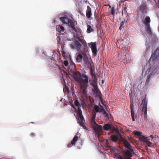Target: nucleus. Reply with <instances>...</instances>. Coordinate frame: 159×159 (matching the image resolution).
I'll return each mask as SVG.
<instances>
[{"mask_svg": "<svg viewBox=\"0 0 159 159\" xmlns=\"http://www.w3.org/2000/svg\"><path fill=\"white\" fill-rule=\"evenodd\" d=\"M80 81H79L78 82L79 83H83V84L81 85H84L86 86H87L88 84V76L85 75H81V77L80 78Z\"/></svg>", "mask_w": 159, "mask_h": 159, "instance_id": "7", "label": "nucleus"}, {"mask_svg": "<svg viewBox=\"0 0 159 159\" xmlns=\"http://www.w3.org/2000/svg\"><path fill=\"white\" fill-rule=\"evenodd\" d=\"M59 20V19L58 18L55 19L54 20L53 22V23H54V25H56L57 26V22H58ZM55 25H54V26H55Z\"/></svg>", "mask_w": 159, "mask_h": 159, "instance_id": "31", "label": "nucleus"}, {"mask_svg": "<svg viewBox=\"0 0 159 159\" xmlns=\"http://www.w3.org/2000/svg\"><path fill=\"white\" fill-rule=\"evenodd\" d=\"M58 53H60V51H58Z\"/></svg>", "mask_w": 159, "mask_h": 159, "instance_id": "48", "label": "nucleus"}, {"mask_svg": "<svg viewBox=\"0 0 159 159\" xmlns=\"http://www.w3.org/2000/svg\"><path fill=\"white\" fill-rule=\"evenodd\" d=\"M83 57V56L81 54H79L77 55L76 58V60L77 61H80L82 60Z\"/></svg>", "mask_w": 159, "mask_h": 159, "instance_id": "26", "label": "nucleus"}, {"mask_svg": "<svg viewBox=\"0 0 159 159\" xmlns=\"http://www.w3.org/2000/svg\"><path fill=\"white\" fill-rule=\"evenodd\" d=\"M31 135H33V136H34V135H35V134L34 133H31Z\"/></svg>", "mask_w": 159, "mask_h": 159, "instance_id": "42", "label": "nucleus"}, {"mask_svg": "<svg viewBox=\"0 0 159 159\" xmlns=\"http://www.w3.org/2000/svg\"><path fill=\"white\" fill-rule=\"evenodd\" d=\"M102 84H103V83H104V80H102Z\"/></svg>", "mask_w": 159, "mask_h": 159, "instance_id": "44", "label": "nucleus"}, {"mask_svg": "<svg viewBox=\"0 0 159 159\" xmlns=\"http://www.w3.org/2000/svg\"><path fill=\"white\" fill-rule=\"evenodd\" d=\"M123 156L125 159H131L132 154L128 150L123 152Z\"/></svg>", "mask_w": 159, "mask_h": 159, "instance_id": "12", "label": "nucleus"}, {"mask_svg": "<svg viewBox=\"0 0 159 159\" xmlns=\"http://www.w3.org/2000/svg\"><path fill=\"white\" fill-rule=\"evenodd\" d=\"M62 82V84L63 87L64 91L65 93H68L69 92V90L68 87L66 85L65 82L63 80Z\"/></svg>", "mask_w": 159, "mask_h": 159, "instance_id": "19", "label": "nucleus"}, {"mask_svg": "<svg viewBox=\"0 0 159 159\" xmlns=\"http://www.w3.org/2000/svg\"><path fill=\"white\" fill-rule=\"evenodd\" d=\"M86 16L88 18L90 19L91 17L92 13L91 11V9L89 6H87V9L86 11Z\"/></svg>", "mask_w": 159, "mask_h": 159, "instance_id": "13", "label": "nucleus"}, {"mask_svg": "<svg viewBox=\"0 0 159 159\" xmlns=\"http://www.w3.org/2000/svg\"><path fill=\"white\" fill-rule=\"evenodd\" d=\"M57 34H58V36H57V41H58V45H59V44H60V43H59L60 37L59 36V35L60 34L57 33Z\"/></svg>", "mask_w": 159, "mask_h": 159, "instance_id": "37", "label": "nucleus"}, {"mask_svg": "<svg viewBox=\"0 0 159 159\" xmlns=\"http://www.w3.org/2000/svg\"><path fill=\"white\" fill-rule=\"evenodd\" d=\"M58 27L56 28V30L59 33H60V25H58Z\"/></svg>", "mask_w": 159, "mask_h": 159, "instance_id": "38", "label": "nucleus"}, {"mask_svg": "<svg viewBox=\"0 0 159 159\" xmlns=\"http://www.w3.org/2000/svg\"><path fill=\"white\" fill-rule=\"evenodd\" d=\"M103 111V114L105 116L108 117V114L107 113V112L104 110H104L102 111Z\"/></svg>", "mask_w": 159, "mask_h": 159, "instance_id": "33", "label": "nucleus"}, {"mask_svg": "<svg viewBox=\"0 0 159 159\" xmlns=\"http://www.w3.org/2000/svg\"><path fill=\"white\" fill-rule=\"evenodd\" d=\"M68 25L72 29L73 31L75 33H76L77 32V30L75 28V22L71 20V19H70L68 23H67Z\"/></svg>", "mask_w": 159, "mask_h": 159, "instance_id": "11", "label": "nucleus"}, {"mask_svg": "<svg viewBox=\"0 0 159 159\" xmlns=\"http://www.w3.org/2000/svg\"><path fill=\"white\" fill-rule=\"evenodd\" d=\"M93 109L96 112H102L104 110L103 107L101 105V108L96 105H95L93 107Z\"/></svg>", "mask_w": 159, "mask_h": 159, "instance_id": "15", "label": "nucleus"}, {"mask_svg": "<svg viewBox=\"0 0 159 159\" xmlns=\"http://www.w3.org/2000/svg\"><path fill=\"white\" fill-rule=\"evenodd\" d=\"M150 137H151V138H153V137H152V135H150Z\"/></svg>", "mask_w": 159, "mask_h": 159, "instance_id": "46", "label": "nucleus"}, {"mask_svg": "<svg viewBox=\"0 0 159 159\" xmlns=\"http://www.w3.org/2000/svg\"><path fill=\"white\" fill-rule=\"evenodd\" d=\"M146 28L147 33L148 34L150 35L152 33V32L150 27V25L146 26Z\"/></svg>", "mask_w": 159, "mask_h": 159, "instance_id": "23", "label": "nucleus"}, {"mask_svg": "<svg viewBox=\"0 0 159 159\" xmlns=\"http://www.w3.org/2000/svg\"><path fill=\"white\" fill-rule=\"evenodd\" d=\"M64 105L65 106H66L67 105V104H66V103H64Z\"/></svg>", "mask_w": 159, "mask_h": 159, "instance_id": "43", "label": "nucleus"}, {"mask_svg": "<svg viewBox=\"0 0 159 159\" xmlns=\"http://www.w3.org/2000/svg\"><path fill=\"white\" fill-rule=\"evenodd\" d=\"M62 56L65 58L68 57L69 56L68 53H66L63 51L62 52Z\"/></svg>", "mask_w": 159, "mask_h": 159, "instance_id": "29", "label": "nucleus"}, {"mask_svg": "<svg viewBox=\"0 0 159 159\" xmlns=\"http://www.w3.org/2000/svg\"><path fill=\"white\" fill-rule=\"evenodd\" d=\"M139 139L140 141L146 143V145L149 147H152L154 146L152 143L149 141L148 138L143 136H141L140 137H139Z\"/></svg>", "mask_w": 159, "mask_h": 159, "instance_id": "6", "label": "nucleus"}, {"mask_svg": "<svg viewBox=\"0 0 159 159\" xmlns=\"http://www.w3.org/2000/svg\"><path fill=\"white\" fill-rule=\"evenodd\" d=\"M77 35L75 36V39L74 41V44L75 46V48L78 51L80 50L81 48L82 47V45L81 43L83 44L84 42L83 39L80 38L76 33Z\"/></svg>", "mask_w": 159, "mask_h": 159, "instance_id": "3", "label": "nucleus"}, {"mask_svg": "<svg viewBox=\"0 0 159 159\" xmlns=\"http://www.w3.org/2000/svg\"><path fill=\"white\" fill-rule=\"evenodd\" d=\"M142 104H141V106H142Z\"/></svg>", "mask_w": 159, "mask_h": 159, "instance_id": "50", "label": "nucleus"}, {"mask_svg": "<svg viewBox=\"0 0 159 159\" xmlns=\"http://www.w3.org/2000/svg\"><path fill=\"white\" fill-rule=\"evenodd\" d=\"M110 13L112 15H113L115 12V10L114 7H112L110 11Z\"/></svg>", "mask_w": 159, "mask_h": 159, "instance_id": "30", "label": "nucleus"}, {"mask_svg": "<svg viewBox=\"0 0 159 159\" xmlns=\"http://www.w3.org/2000/svg\"><path fill=\"white\" fill-rule=\"evenodd\" d=\"M154 53H156L157 55L159 56V48L157 49L156 51L154 52Z\"/></svg>", "mask_w": 159, "mask_h": 159, "instance_id": "35", "label": "nucleus"}, {"mask_svg": "<svg viewBox=\"0 0 159 159\" xmlns=\"http://www.w3.org/2000/svg\"><path fill=\"white\" fill-rule=\"evenodd\" d=\"M69 14H67L64 15V16L60 17V20H61L63 23L67 24L70 19L68 18L67 16Z\"/></svg>", "mask_w": 159, "mask_h": 159, "instance_id": "14", "label": "nucleus"}, {"mask_svg": "<svg viewBox=\"0 0 159 159\" xmlns=\"http://www.w3.org/2000/svg\"><path fill=\"white\" fill-rule=\"evenodd\" d=\"M118 158L119 159H123V158H122V157L120 156H119V157H118Z\"/></svg>", "mask_w": 159, "mask_h": 159, "instance_id": "40", "label": "nucleus"}, {"mask_svg": "<svg viewBox=\"0 0 159 159\" xmlns=\"http://www.w3.org/2000/svg\"><path fill=\"white\" fill-rule=\"evenodd\" d=\"M88 45L91 48L93 53L95 54H96L97 48L96 43H95L91 42L88 43Z\"/></svg>", "mask_w": 159, "mask_h": 159, "instance_id": "8", "label": "nucleus"}, {"mask_svg": "<svg viewBox=\"0 0 159 159\" xmlns=\"http://www.w3.org/2000/svg\"><path fill=\"white\" fill-rule=\"evenodd\" d=\"M124 143L125 147L129 150L131 152H134V148L130 145L129 143L127 140H124Z\"/></svg>", "mask_w": 159, "mask_h": 159, "instance_id": "10", "label": "nucleus"}, {"mask_svg": "<svg viewBox=\"0 0 159 159\" xmlns=\"http://www.w3.org/2000/svg\"><path fill=\"white\" fill-rule=\"evenodd\" d=\"M158 56L157 55L156 53L154 52V53L152 54L151 57L152 59L155 60L157 58Z\"/></svg>", "mask_w": 159, "mask_h": 159, "instance_id": "28", "label": "nucleus"}, {"mask_svg": "<svg viewBox=\"0 0 159 159\" xmlns=\"http://www.w3.org/2000/svg\"><path fill=\"white\" fill-rule=\"evenodd\" d=\"M65 29L63 26H60V35L63 34V33H61V31L65 32Z\"/></svg>", "mask_w": 159, "mask_h": 159, "instance_id": "32", "label": "nucleus"}, {"mask_svg": "<svg viewBox=\"0 0 159 159\" xmlns=\"http://www.w3.org/2000/svg\"><path fill=\"white\" fill-rule=\"evenodd\" d=\"M142 104H143V107H142V113L144 114V119L145 120H147V102L145 98H144L142 101Z\"/></svg>", "mask_w": 159, "mask_h": 159, "instance_id": "4", "label": "nucleus"}, {"mask_svg": "<svg viewBox=\"0 0 159 159\" xmlns=\"http://www.w3.org/2000/svg\"><path fill=\"white\" fill-rule=\"evenodd\" d=\"M78 140V137L75 135L72 141H71V143L70 144H69L68 145V147H71L72 145H75V143Z\"/></svg>", "mask_w": 159, "mask_h": 159, "instance_id": "16", "label": "nucleus"}, {"mask_svg": "<svg viewBox=\"0 0 159 159\" xmlns=\"http://www.w3.org/2000/svg\"><path fill=\"white\" fill-rule=\"evenodd\" d=\"M111 139L113 142H115L118 139V137L117 136L115 135H112L111 136Z\"/></svg>", "mask_w": 159, "mask_h": 159, "instance_id": "22", "label": "nucleus"}, {"mask_svg": "<svg viewBox=\"0 0 159 159\" xmlns=\"http://www.w3.org/2000/svg\"><path fill=\"white\" fill-rule=\"evenodd\" d=\"M63 64L66 66H67L68 65V62L67 60H65L64 61Z\"/></svg>", "mask_w": 159, "mask_h": 159, "instance_id": "34", "label": "nucleus"}, {"mask_svg": "<svg viewBox=\"0 0 159 159\" xmlns=\"http://www.w3.org/2000/svg\"><path fill=\"white\" fill-rule=\"evenodd\" d=\"M75 105L77 108L76 110V112L77 115V122L81 126H83L84 122V121L83 116L82 115V111L80 109L81 107L80 104L78 100H76L75 102Z\"/></svg>", "mask_w": 159, "mask_h": 159, "instance_id": "2", "label": "nucleus"}, {"mask_svg": "<svg viewBox=\"0 0 159 159\" xmlns=\"http://www.w3.org/2000/svg\"><path fill=\"white\" fill-rule=\"evenodd\" d=\"M87 89V86L84 85H80V94L83 98H88Z\"/></svg>", "mask_w": 159, "mask_h": 159, "instance_id": "5", "label": "nucleus"}, {"mask_svg": "<svg viewBox=\"0 0 159 159\" xmlns=\"http://www.w3.org/2000/svg\"><path fill=\"white\" fill-rule=\"evenodd\" d=\"M63 99L62 98H61L60 99V101H62V100Z\"/></svg>", "mask_w": 159, "mask_h": 159, "instance_id": "45", "label": "nucleus"}, {"mask_svg": "<svg viewBox=\"0 0 159 159\" xmlns=\"http://www.w3.org/2000/svg\"><path fill=\"white\" fill-rule=\"evenodd\" d=\"M58 66V68L59 69H60V66Z\"/></svg>", "mask_w": 159, "mask_h": 159, "instance_id": "47", "label": "nucleus"}, {"mask_svg": "<svg viewBox=\"0 0 159 159\" xmlns=\"http://www.w3.org/2000/svg\"><path fill=\"white\" fill-rule=\"evenodd\" d=\"M133 133L135 136H140L139 137L142 136L141 135V133L139 131H133Z\"/></svg>", "mask_w": 159, "mask_h": 159, "instance_id": "25", "label": "nucleus"}, {"mask_svg": "<svg viewBox=\"0 0 159 159\" xmlns=\"http://www.w3.org/2000/svg\"><path fill=\"white\" fill-rule=\"evenodd\" d=\"M73 75L74 79L78 82L79 81H80V79L81 77V76L80 72L78 71H75L73 73Z\"/></svg>", "mask_w": 159, "mask_h": 159, "instance_id": "9", "label": "nucleus"}, {"mask_svg": "<svg viewBox=\"0 0 159 159\" xmlns=\"http://www.w3.org/2000/svg\"><path fill=\"white\" fill-rule=\"evenodd\" d=\"M154 1H155V0H154Z\"/></svg>", "mask_w": 159, "mask_h": 159, "instance_id": "52", "label": "nucleus"}, {"mask_svg": "<svg viewBox=\"0 0 159 159\" xmlns=\"http://www.w3.org/2000/svg\"><path fill=\"white\" fill-rule=\"evenodd\" d=\"M150 19L149 17H147L145 20L143 22L144 24L146 25H150Z\"/></svg>", "mask_w": 159, "mask_h": 159, "instance_id": "20", "label": "nucleus"}, {"mask_svg": "<svg viewBox=\"0 0 159 159\" xmlns=\"http://www.w3.org/2000/svg\"><path fill=\"white\" fill-rule=\"evenodd\" d=\"M122 24H121V25H120V27L119 28L120 30H121V28H122Z\"/></svg>", "mask_w": 159, "mask_h": 159, "instance_id": "41", "label": "nucleus"}, {"mask_svg": "<svg viewBox=\"0 0 159 159\" xmlns=\"http://www.w3.org/2000/svg\"><path fill=\"white\" fill-rule=\"evenodd\" d=\"M126 9L127 7H123L122 10V15H123L124 14H125V16H126V13H127Z\"/></svg>", "mask_w": 159, "mask_h": 159, "instance_id": "24", "label": "nucleus"}, {"mask_svg": "<svg viewBox=\"0 0 159 159\" xmlns=\"http://www.w3.org/2000/svg\"><path fill=\"white\" fill-rule=\"evenodd\" d=\"M150 79V75H148L147 77V80H146V83H148Z\"/></svg>", "mask_w": 159, "mask_h": 159, "instance_id": "36", "label": "nucleus"}, {"mask_svg": "<svg viewBox=\"0 0 159 159\" xmlns=\"http://www.w3.org/2000/svg\"><path fill=\"white\" fill-rule=\"evenodd\" d=\"M87 32L88 33H90L92 31H93V29L92 28L91 26L89 25H88L87 26Z\"/></svg>", "mask_w": 159, "mask_h": 159, "instance_id": "27", "label": "nucleus"}, {"mask_svg": "<svg viewBox=\"0 0 159 159\" xmlns=\"http://www.w3.org/2000/svg\"><path fill=\"white\" fill-rule=\"evenodd\" d=\"M96 116L95 112H93V115L91 118L90 122L95 134L98 136H99L101 135L100 131L103 128L101 125H98L96 123L95 120Z\"/></svg>", "mask_w": 159, "mask_h": 159, "instance_id": "1", "label": "nucleus"}, {"mask_svg": "<svg viewBox=\"0 0 159 159\" xmlns=\"http://www.w3.org/2000/svg\"><path fill=\"white\" fill-rule=\"evenodd\" d=\"M111 7L110 6H109V7L110 8Z\"/></svg>", "mask_w": 159, "mask_h": 159, "instance_id": "49", "label": "nucleus"}, {"mask_svg": "<svg viewBox=\"0 0 159 159\" xmlns=\"http://www.w3.org/2000/svg\"><path fill=\"white\" fill-rule=\"evenodd\" d=\"M158 3L159 4V0L158 1Z\"/></svg>", "mask_w": 159, "mask_h": 159, "instance_id": "51", "label": "nucleus"}, {"mask_svg": "<svg viewBox=\"0 0 159 159\" xmlns=\"http://www.w3.org/2000/svg\"><path fill=\"white\" fill-rule=\"evenodd\" d=\"M71 106L73 108H74V109H75V111H76V109L75 107V106H74V105L73 104H72V105H71Z\"/></svg>", "mask_w": 159, "mask_h": 159, "instance_id": "39", "label": "nucleus"}, {"mask_svg": "<svg viewBox=\"0 0 159 159\" xmlns=\"http://www.w3.org/2000/svg\"><path fill=\"white\" fill-rule=\"evenodd\" d=\"M130 108L132 120L133 121H134L135 120L134 117V112L133 110V105L132 103L130 105Z\"/></svg>", "mask_w": 159, "mask_h": 159, "instance_id": "18", "label": "nucleus"}, {"mask_svg": "<svg viewBox=\"0 0 159 159\" xmlns=\"http://www.w3.org/2000/svg\"><path fill=\"white\" fill-rule=\"evenodd\" d=\"M111 125L109 124H106L103 126V129L106 130H108L111 129Z\"/></svg>", "mask_w": 159, "mask_h": 159, "instance_id": "21", "label": "nucleus"}, {"mask_svg": "<svg viewBox=\"0 0 159 159\" xmlns=\"http://www.w3.org/2000/svg\"><path fill=\"white\" fill-rule=\"evenodd\" d=\"M146 3H143L140 7V11L143 13H145L146 12Z\"/></svg>", "mask_w": 159, "mask_h": 159, "instance_id": "17", "label": "nucleus"}]
</instances>
